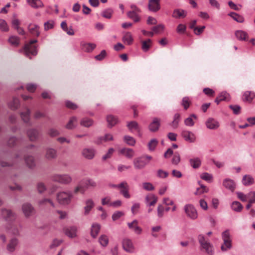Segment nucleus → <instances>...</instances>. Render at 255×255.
I'll use <instances>...</instances> for the list:
<instances>
[{
	"label": "nucleus",
	"mask_w": 255,
	"mask_h": 255,
	"mask_svg": "<svg viewBox=\"0 0 255 255\" xmlns=\"http://www.w3.org/2000/svg\"><path fill=\"white\" fill-rule=\"evenodd\" d=\"M30 110L27 107L23 108V111L20 113V116L22 121L25 124L31 125L30 123Z\"/></svg>",
	"instance_id": "7"
},
{
	"label": "nucleus",
	"mask_w": 255,
	"mask_h": 255,
	"mask_svg": "<svg viewBox=\"0 0 255 255\" xmlns=\"http://www.w3.org/2000/svg\"><path fill=\"white\" fill-rule=\"evenodd\" d=\"M206 125L208 128L211 129H216L220 126L219 123L213 118L208 119L206 122Z\"/></svg>",
	"instance_id": "18"
},
{
	"label": "nucleus",
	"mask_w": 255,
	"mask_h": 255,
	"mask_svg": "<svg viewBox=\"0 0 255 255\" xmlns=\"http://www.w3.org/2000/svg\"><path fill=\"white\" fill-rule=\"evenodd\" d=\"M82 154L87 159H93L96 154V150L93 148H85L82 150Z\"/></svg>",
	"instance_id": "10"
},
{
	"label": "nucleus",
	"mask_w": 255,
	"mask_h": 255,
	"mask_svg": "<svg viewBox=\"0 0 255 255\" xmlns=\"http://www.w3.org/2000/svg\"><path fill=\"white\" fill-rule=\"evenodd\" d=\"M230 96L226 92H222L220 93L215 99V102L218 105L221 101H229Z\"/></svg>",
	"instance_id": "17"
},
{
	"label": "nucleus",
	"mask_w": 255,
	"mask_h": 255,
	"mask_svg": "<svg viewBox=\"0 0 255 255\" xmlns=\"http://www.w3.org/2000/svg\"><path fill=\"white\" fill-rule=\"evenodd\" d=\"M198 240L202 249L204 250L205 252L209 255H213L214 254V249L213 246L205 240L203 235L198 236Z\"/></svg>",
	"instance_id": "3"
},
{
	"label": "nucleus",
	"mask_w": 255,
	"mask_h": 255,
	"mask_svg": "<svg viewBox=\"0 0 255 255\" xmlns=\"http://www.w3.org/2000/svg\"><path fill=\"white\" fill-rule=\"evenodd\" d=\"M138 13L134 11H128L127 13V15L129 18L133 19L134 22H138L140 20Z\"/></svg>",
	"instance_id": "48"
},
{
	"label": "nucleus",
	"mask_w": 255,
	"mask_h": 255,
	"mask_svg": "<svg viewBox=\"0 0 255 255\" xmlns=\"http://www.w3.org/2000/svg\"><path fill=\"white\" fill-rule=\"evenodd\" d=\"M196 116L192 114L190 117L185 120L184 123L187 126H193L194 125V120H196Z\"/></svg>",
	"instance_id": "44"
},
{
	"label": "nucleus",
	"mask_w": 255,
	"mask_h": 255,
	"mask_svg": "<svg viewBox=\"0 0 255 255\" xmlns=\"http://www.w3.org/2000/svg\"><path fill=\"white\" fill-rule=\"evenodd\" d=\"M229 15L238 22L242 23L244 21V18L243 16L235 12H231Z\"/></svg>",
	"instance_id": "49"
},
{
	"label": "nucleus",
	"mask_w": 255,
	"mask_h": 255,
	"mask_svg": "<svg viewBox=\"0 0 255 255\" xmlns=\"http://www.w3.org/2000/svg\"><path fill=\"white\" fill-rule=\"evenodd\" d=\"M27 3L32 7L38 8L42 7L44 5L41 0H26Z\"/></svg>",
	"instance_id": "29"
},
{
	"label": "nucleus",
	"mask_w": 255,
	"mask_h": 255,
	"mask_svg": "<svg viewBox=\"0 0 255 255\" xmlns=\"http://www.w3.org/2000/svg\"><path fill=\"white\" fill-rule=\"evenodd\" d=\"M236 37L240 40H246L248 37V34L242 30H237L235 32Z\"/></svg>",
	"instance_id": "37"
},
{
	"label": "nucleus",
	"mask_w": 255,
	"mask_h": 255,
	"mask_svg": "<svg viewBox=\"0 0 255 255\" xmlns=\"http://www.w3.org/2000/svg\"><path fill=\"white\" fill-rule=\"evenodd\" d=\"M113 140V136L112 134L108 133L106 134L104 136H101L96 141L95 143L100 144L103 141L107 142L108 141H111Z\"/></svg>",
	"instance_id": "33"
},
{
	"label": "nucleus",
	"mask_w": 255,
	"mask_h": 255,
	"mask_svg": "<svg viewBox=\"0 0 255 255\" xmlns=\"http://www.w3.org/2000/svg\"><path fill=\"white\" fill-rule=\"evenodd\" d=\"M222 239L224 241V244L221 246L222 251H226L231 248L232 244L230 239V233L228 231H226L222 234Z\"/></svg>",
	"instance_id": "5"
},
{
	"label": "nucleus",
	"mask_w": 255,
	"mask_h": 255,
	"mask_svg": "<svg viewBox=\"0 0 255 255\" xmlns=\"http://www.w3.org/2000/svg\"><path fill=\"white\" fill-rule=\"evenodd\" d=\"M180 116L179 114H176L174 116V120L172 122L171 126L174 128L178 127L180 121Z\"/></svg>",
	"instance_id": "57"
},
{
	"label": "nucleus",
	"mask_w": 255,
	"mask_h": 255,
	"mask_svg": "<svg viewBox=\"0 0 255 255\" xmlns=\"http://www.w3.org/2000/svg\"><path fill=\"white\" fill-rule=\"evenodd\" d=\"M86 185L84 186L81 183H79L74 189V193L75 194H77L78 193H80L81 194H84L86 190Z\"/></svg>",
	"instance_id": "43"
},
{
	"label": "nucleus",
	"mask_w": 255,
	"mask_h": 255,
	"mask_svg": "<svg viewBox=\"0 0 255 255\" xmlns=\"http://www.w3.org/2000/svg\"><path fill=\"white\" fill-rule=\"evenodd\" d=\"M107 121L108 123L109 126L113 127L114 126L118 123V119L112 115H109L107 116Z\"/></svg>",
	"instance_id": "40"
},
{
	"label": "nucleus",
	"mask_w": 255,
	"mask_h": 255,
	"mask_svg": "<svg viewBox=\"0 0 255 255\" xmlns=\"http://www.w3.org/2000/svg\"><path fill=\"white\" fill-rule=\"evenodd\" d=\"M123 249L127 252L132 253L134 251V247L131 240L128 239H125L123 241Z\"/></svg>",
	"instance_id": "12"
},
{
	"label": "nucleus",
	"mask_w": 255,
	"mask_h": 255,
	"mask_svg": "<svg viewBox=\"0 0 255 255\" xmlns=\"http://www.w3.org/2000/svg\"><path fill=\"white\" fill-rule=\"evenodd\" d=\"M191 104V101L189 97H185L182 99L181 102V105L184 107V109L186 110L189 107Z\"/></svg>",
	"instance_id": "47"
},
{
	"label": "nucleus",
	"mask_w": 255,
	"mask_h": 255,
	"mask_svg": "<svg viewBox=\"0 0 255 255\" xmlns=\"http://www.w3.org/2000/svg\"><path fill=\"white\" fill-rule=\"evenodd\" d=\"M94 205L93 200L91 199L87 200L85 202V206L84 207V215H88L92 209L94 207Z\"/></svg>",
	"instance_id": "24"
},
{
	"label": "nucleus",
	"mask_w": 255,
	"mask_h": 255,
	"mask_svg": "<svg viewBox=\"0 0 255 255\" xmlns=\"http://www.w3.org/2000/svg\"><path fill=\"white\" fill-rule=\"evenodd\" d=\"M231 208L234 211L239 212L242 210L243 206L239 202L234 201L231 205Z\"/></svg>",
	"instance_id": "41"
},
{
	"label": "nucleus",
	"mask_w": 255,
	"mask_h": 255,
	"mask_svg": "<svg viewBox=\"0 0 255 255\" xmlns=\"http://www.w3.org/2000/svg\"><path fill=\"white\" fill-rule=\"evenodd\" d=\"M113 13V10L111 8H108L104 10L102 13V15L106 18L110 19Z\"/></svg>",
	"instance_id": "54"
},
{
	"label": "nucleus",
	"mask_w": 255,
	"mask_h": 255,
	"mask_svg": "<svg viewBox=\"0 0 255 255\" xmlns=\"http://www.w3.org/2000/svg\"><path fill=\"white\" fill-rule=\"evenodd\" d=\"M128 127L130 131L133 130L139 132V127L137 122L135 121H132L128 123Z\"/></svg>",
	"instance_id": "39"
},
{
	"label": "nucleus",
	"mask_w": 255,
	"mask_h": 255,
	"mask_svg": "<svg viewBox=\"0 0 255 255\" xmlns=\"http://www.w3.org/2000/svg\"><path fill=\"white\" fill-rule=\"evenodd\" d=\"M118 151L120 155L128 159H131L135 154V152L132 149L127 147L120 148Z\"/></svg>",
	"instance_id": "8"
},
{
	"label": "nucleus",
	"mask_w": 255,
	"mask_h": 255,
	"mask_svg": "<svg viewBox=\"0 0 255 255\" xmlns=\"http://www.w3.org/2000/svg\"><path fill=\"white\" fill-rule=\"evenodd\" d=\"M22 210L23 214L26 217H29L31 216L34 212V208L30 204L24 203L22 205Z\"/></svg>",
	"instance_id": "11"
},
{
	"label": "nucleus",
	"mask_w": 255,
	"mask_h": 255,
	"mask_svg": "<svg viewBox=\"0 0 255 255\" xmlns=\"http://www.w3.org/2000/svg\"><path fill=\"white\" fill-rule=\"evenodd\" d=\"M245 100L249 102H251L253 99L255 97V93L252 92L246 91L244 95Z\"/></svg>",
	"instance_id": "45"
},
{
	"label": "nucleus",
	"mask_w": 255,
	"mask_h": 255,
	"mask_svg": "<svg viewBox=\"0 0 255 255\" xmlns=\"http://www.w3.org/2000/svg\"><path fill=\"white\" fill-rule=\"evenodd\" d=\"M123 41L128 44L130 45L133 42V38L130 32H127L125 33L123 37Z\"/></svg>",
	"instance_id": "35"
},
{
	"label": "nucleus",
	"mask_w": 255,
	"mask_h": 255,
	"mask_svg": "<svg viewBox=\"0 0 255 255\" xmlns=\"http://www.w3.org/2000/svg\"><path fill=\"white\" fill-rule=\"evenodd\" d=\"M181 135L184 139L189 142H194L196 140L195 134L191 131L188 130H183Z\"/></svg>",
	"instance_id": "13"
},
{
	"label": "nucleus",
	"mask_w": 255,
	"mask_h": 255,
	"mask_svg": "<svg viewBox=\"0 0 255 255\" xmlns=\"http://www.w3.org/2000/svg\"><path fill=\"white\" fill-rule=\"evenodd\" d=\"M223 186L227 189L233 192L236 188V184L234 181L230 179H226L223 181Z\"/></svg>",
	"instance_id": "19"
},
{
	"label": "nucleus",
	"mask_w": 255,
	"mask_h": 255,
	"mask_svg": "<svg viewBox=\"0 0 255 255\" xmlns=\"http://www.w3.org/2000/svg\"><path fill=\"white\" fill-rule=\"evenodd\" d=\"M184 211L187 216L191 219L195 220L198 217L196 209L193 205L187 204L184 206Z\"/></svg>",
	"instance_id": "6"
},
{
	"label": "nucleus",
	"mask_w": 255,
	"mask_h": 255,
	"mask_svg": "<svg viewBox=\"0 0 255 255\" xmlns=\"http://www.w3.org/2000/svg\"><path fill=\"white\" fill-rule=\"evenodd\" d=\"M242 182L246 186L250 185L253 184L254 179L250 175H246L243 177Z\"/></svg>",
	"instance_id": "42"
},
{
	"label": "nucleus",
	"mask_w": 255,
	"mask_h": 255,
	"mask_svg": "<svg viewBox=\"0 0 255 255\" xmlns=\"http://www.w3.org/2000/svg\"><path fill=\"white\" fill-rule=\"evenodd\" d=\"M24 160L26 166L29 168H33L35 166L34 157L32 156H26Z\"/></svg>",
	"instance_id": "31"
},
{
	"label": "nucleus",
	"mask_w": 255,
	"mask_h": 255,
	"mask_svg": "<svg viewBox=\"0 0 255 255\" xmlns=\"http://www.w3.org/2000/svg\"><path fill=\"white\" fill-rule=\"evenodd\" d=\"M29 32L33 36H38L40 34L39 27L38 25L30 24L28 27Z\"/></svg>",
	"instance_id": "23"
},
{
	"label": "nucleus",
	"mask_w": 255,
	"mask_h": 255,
	"mask_svg": "<svg viewBox=\"0 0 255 255\" xmlns=\"http://www.w3.org/2000/svg\"><path fill=\"white\" fill-rule=\"evenodd\" d=\"M55 22L52 20H49L44 23V30L47 31L52 29L54 26Z\"/></svg>",
	"instance_id": "58"
},
{
	"label": "nucleus",
	"mask_w": 255,
	"mask_h": 255,
	"mask_svg": "<svg viewBox=\"0 0 255 255\" xmlns=\"http://www.w3.org/2000/svg\"><path fill=\"white\" fill-rule=\"evenodd\" d=\"M157 197L152 194H148L145 198V202L147 206H153L157 201Z\"/></svg>",
	"instance_id": "16"
},
{
	"label": "nucleus",
	"mask_w": 255,
	"mask_h": 255,
	"mask_svg": "<svg viewBox=\"0 0 255 255\" xmlns=\"http://www.w3.org/2000/svg\"><path fill=\"white\" fill-rule=\"evenodd\" d=\"M65 234L71 238H75L77 236V228L76 227H70L65 230Z\"/></svg>",
	"instance_id": "26"
},
{
	"label": "nucleus",
	"mask_w": 255,
	"mask_h": 255,
	"mask_svg": "<svg viewBox=\"0 0 255 255\" xmlns=\"http://www.w3.org/2000/svg\"><path fill=\"white\" fill-rule=\"evenodd\" d=\"M142 188L145 190L148 191H153L155 189L154 186L150 182H143L142 183Z\"/></svg>",
	"instance_id": "56"
},
{
	"label": "nucleus",
	"mask_w": 255,
	"mask_h": 255,
	"mask_svg": "<svg viewBox=\"0 0 255 255\" xmlns=\"http://www.w3.org/2000/svg\"><path fill=\"white\" fill-rule=\"evenodd\" d=\"M100 230V225L98 224H93L91 228V234L92 237L96 238L98 235Z\"/></svg>",
	"instance_id": "36"
},
{
	"label": "nucleus",
	"mask_w": 255,
	"mask_h": 255,
	"mask_svg": "<svg viewBox=\"0 0 255 255\" xmlns=\"http://www.w3.org/2000/svg\"><path fill=\"white\" fill-rule=\"evenodd\" d=\"M180 161V157L178 153H175L172 159V163L174 164L177 165Z\"/></svg>",
	"instance_id": "63"
},
{
	"label": "nucleus",
	"mask_w": 255,
	"mask_h": 255,
	"mask_svg": "<svg viewBox=\"0 0 255 255\" xmlns=\"http://www.w3.org/2000/svg\"><path fill=\"white\" fill-rule=\"evenodd\" d=\"M8 42L13 46H17L19 43V39L16 36H11L8 39Z\"/></svg>",
	"instance_id": "51"
},
{
	"label": "nucleus",
	"mask_w": 255,
	"mask_h": 255,
	"mask_svg": "<svg viewBox=\"0 0 255 255\" xmlns=\"http://www.w3.org/2000/svg\"><path fill=\"white\" fill-rule=\"evenodd\" d=\"M38 131L36 129H30L27 131V136L31 141L36 140L38 137Z\"/></svg>",
	"instance_id": "25"
},
{
	"label": "nucleus",
	"mask_w": 255,
	"mask_h": 255,
	"mask_svg": "<svg viewBox=\"0 0 255 255\" xmlns=\"http://www.w3.org/2000/svg\"><path fill=\"white\" fill-rule=\"evenodd\" d=\"M160 126V120L155 118L153 119L152 122L149 124L148 128L150 131L156 132L157 131Z\"/></svg>",
	"instance_id": "14"
},
{
	"label": "nucleus",
	"mask_w": 255,
	"mask_h": 255,
	"mask_svg": "<svg viewBox=\"0 0 255 255\" xmlns=\"http://www.w3.org/2000/svg\"><path fill=\"white\" fill-rule=\"evenodd\" d=\"M119 189H120V193L123 196L127 199L130 198V195L129 194L128 190L129 186L128 183L126 181L122 182L119 184Z\"/></svg>",
	"instance_id": "9"
},
{
	"label": "nucleus",
	"mask_w": 255,
	"mask_h": 255,
	"mask_svg": "<svg viewBox=\"0 0 255 255\" xmlns=\"http://www.w3.org/2000/svg\"><path fill=\"white\" fill-rule=\"evenodd\" d=\"M124 141L129 145L133 146L135 143V140L131 136L126 135L124 137Z\"/></svg>",
	"instance_id": "50"
},
{
	"label": "nucleus",
	"mask_w": 255,
	"mask_h": 255,
	"mask_svg": "<svg viewBox=\"0 0 255 255\" xmlns=\"http://www.w3.org/2000/svg\"><path fill=\"white\" fill-rule=\"evenodd\" d=\"M65 105L66 106V107L71 110H76L78 108V106L76 104L69 101L65 102Z\"/></svg>",
	"instance_id": "64"
},
{
	"label": "nucleus",
	"mask_w": 255,
	"mask_h": 255,
	"mask_svg": "<svg viewBox=\"0 0 255 255\" xmlns=\"http://www.w3.org/2000/svg\"><path fill=\"white\" fill-rule=\"evenodd\" d=\"M93 124V121L88 118H83L80 121V125L85 127L89 128Z\"/></svg>",
	"instance_id": "38"
},
{
	"label": "nucleus",
	"mask_w": 255,
	"mask_h": 255,
	"mask_svg": "<svg viewBox=\"0 0 255 255\" xmlns=\"http://www.w3.org/2000/svg\"><path fill=\"white\" fill-rule=\"evenodd\" d=\"M78 120L76 117L73 116L70 118L65 127L69 129L74 128L77 125Z\"/></svg>",
	"instance_id": "28"
},
{
	"label": "nucleus",
	"mask_w": 255,
	"mask_h": 255,
	"mask_svg": "<svg viewBox=\"0 0 255 255\" xmlns=\"http://www.w3.org/2000/svg\"><path fill=\"white\" fill-rule=\"evenodd\" d=\"M151 45V40L149 39L142 42V49L144 51L148 50Z\"/></svg>",
	"instance_id": "55"
},
{
	"label": "nucleus",
	"mask_w": 255,
	"mask_h": 255,
	"mask_svg": "<svg viewBox=\"0 0 255 255\" xmlns=\"http://www.w3.org/2000/svg\"><path fill=\"white\" fill-rule=\"evenodd\" d=\"M73 197L72 193L71 191H65V205L69 204Z\"/></svg>",
	"instance_id": "46"
},
{
	"label": "nucleus",
	"mask_w": 255,
	"mask_h": 255,
	"mask_svg": "<svg viewBox=\"0 0 255 255\" xmlns=\"http://www.w3.org/2000/svg\"><path fill=\"white\" fill-rule=\"evenodd\" d=\"M82 48L87 52H92L96 47L95 43H81Z\"/></svg>",
	"instance_id": "30"
},
{
	"label": "nucleus",
	"mask_w": 255,
	"mask_h": 255,
	"mask_svg": "<svg viewBox=\"0 0 255 255\" xmlns=\"http://www.w3.org/2000/svg\"><path fill=\"white\" fill-rule=\"evenodd\" d=\"M152 159L151 156L145 155L135 158L133 160V165L135 169H142Z\"/></svg>",
	"instance_id": "1"
},
{
	"label": "nucleus",
	"mask_w": 255,
	"mask_h": 255,
	"mask_svg": "<svg viewBox=\"0 0 255 255\" xmlns=\"http://www.w3.org/2000/svg\"><path fill=\"white\" fill-rule=\"evenodd\" d=\"M209 191L208 188L203 185H200V187L198 188L195 192L196 195H200L203 194L204 193H207Z\"/></svg>",
	"instance_id": "59"
},
{
	"label": "nucleus",
	"mask_w": 255,
	"mask_h": 255,
	"mask_svg": "<svg viewBox=\"0 0 255 255\" xmlns=\"http://www.w3.org/2000/svg\"><path fill=\"white\" fill-rule=\"evenodd\" d=\"M18 240L16 238L11 239L6 246V250L10 253L13 252L18 244Z\"/></svg>",
	"instance_id": "22"
},
{
	"label": "nucleus",
	"mask_w": 255,
	"mask_h": 255,
	"mask_svg": "<svg viewBox=\"0 0 255 255\" xmlns=\"http://www.w3.org/2000/svg\"><path fill=\"white\" fill-rule=\"evenodd\" d=\"M138 222L136 220L133 221L131 223H128V228L133 230L136 234H140L141 233V229L137 226Z\"/></svg>",
	"instance_id": "21"
},
{
	"label": "nucleus",
	"mask_w": 255,
	"mask_h": 255,
	"mask_svg": "<svg viewBox=\"0 0 255 255\" xmlns=\"http://www.w3.org/2000/svg\"><path fill=\"white\" fill-rule=\"evenodd\" d=\"M0 29L4 31H7L8 30V27L6 21L1 19H0Z\"/></svg>",
	"instance_id": "62"
},
{
	"label": "nucleus",
	"mask_w": 255,
	"mask_h": 255,
	"mask_svg": "<svg viewBox=\"0 0 255 255\" xmlns=\"http://www.w3.org/2000/svg\"><path fill=\"white\" fill-rule=\"evenodd\" d=\"M1 217L6 222H12L16 218V214L11 210L2 208L1 209Z\"/></svg>",
	"instance_id": "4"
},
{
	"label": "nucleus",
	"mask_w": 255,
	"mask_h": 255,
	"mask_svg": "<svg viewBox=\"0 0 255 255\" xmlns=\"http://www.w3.org/2000/svg\"><path fill=\"white\" fill-rule=\"evenodd\" d=\"M114 151L115 149L113 148H109L107 153L102 157V159L103 160H106L107 159L110 158Z\"/></svg>",
	"instance_id": "61"
},
{
	"label": "nucleus",
	"mask_w": 255,
	"mask_h": 255,
	"mask_svg": "<svg viewBox=\"0 0 255 255\" xmlns=\"http://www.w3.org/2000/svg\"><path fill=\"white\" fill-rule=\"evenodd\" d=\"M160 0H149L148 3V8L150 10L156 12L159 10Z\"/></svg>",
	"instance_id": "15"
},
{
	"label": "nucleus",
	"mask_w": 255,
	"mask_h": 255,
	"mask_svg": "<svg viewBox=\"0 0 255 255\" xmlns=\"http://www.w3.org/2000/svg\"><path fill=\"white\" fill-rule=\"evenodd\" d=\"M7 105L11 110H16L20 106L19 100L16 97H13L12 100L8 103Z\"/></svg>",
	"instance_id": "20"
},
{
	"label": "nucleus",
	"mask_w": 255,
	"mask_h": 255,
	"mask_svg": "<svg viewBox=\"0 0 255 255\" xmlns=\"http://www.w3.org/2000/svg\"><path fill=\"white\" fill-rule=\"evenodd\" d=\"M158 143V141L156 139H151L148 144V147L149 150L153 151L155 148Z\"/></svg>",
	"instance_id": "60"
},
{
	"label": "nucleus",
	"mask_w": 255,
	"mask_h": 255,
	"mask_svg": "<svg viewBox=\"0 0 255 255\" xmlns=\"http://www.w3.org/2000/svg\"><path fill=\"white\" fill-rule=\"evenodd\" d=\"M189 162L190 165L194 169L198 168L201 164V161L198 157L190 159Z\"/></svg>",
	"instance_id": "34"
},
{
	"label": "nucleus",
	"mask_w": 255,
	"mask_h": 255,
	"mask_svg": "<svg viewBox=\"0 0 255 255\" xmlns=\"http://www.w3.org/2000/svg\"><path fill=\"white\" fill-rule=\"evenodd\" d=\"M6 231L14 235H18L19 234V230L18 227L14 225H11L10 228H6Z\"/></svg>",
	"instance_id": "53"
},
{
	"label": "nucleus",
	"mask_w": 255,
	"mask_h": 255,
	"mask_svg": "<svg viewBox=\"0 0 255 255\" xmlns=\"http://www.w3.org/2000/svg\"><path fill=\"white\" fill-rule=\"evenodd\" d=\"M187 15V11L182 9H176L173 11L172 16L176 18H183Z\"/></svg>",
	"instance_id": "27"
},
{
	"label": "nucleus",
	"mask_w": 255,
	"mask_h": 255,
	"mask_svg": "<svg viewBox=\"0 0 255 255\" xmlns=\"http://www.w3.org/2000/svg\"><path fill=\"white\" fill-rule=\"evenodd\" d=\"M36 42H37L36 40H32L29 43L26 44L23 49L25 55L29 58H31V55L35 56L37 53L36 47L33 45Z\"/></svg>",
	"instance_id": "2"
},
{
	"label": "nucleus",
	"mask_w": 255,
	"mask_h": 255,
	"mask_svg": "<svg viewBox=\"0 0 255 255\" xmlns=\"http://www.w3.org/2000/svg\"><path fill=\"white\" fill-rule=\"evenodd\" d=\"M99 242L102 246L106 247L108 244L109 239L106 235H103L99 238Z\"/></svg>",
	"instance_id": "52"
},
{
	"label": "nucleus",
	"mask_w": 255,
	"mask_h": 255,
	"mask_svg": "<svg viewBox=\"0 0 255 255\" xmlns=\"http://www.w3.org/2000/svg\"><path fill=\"white\" fill-rule=\"evenodd\" d=\"M57 156L56 151L52 148H48L46 149L45 157L47 159H51L56 158Z\"/></svg>",
	"instance_id": "32"
}]
</instances>
